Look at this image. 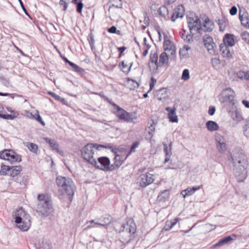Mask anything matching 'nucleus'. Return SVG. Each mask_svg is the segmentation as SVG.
Masks as SVG:
<instances>
[{
    "label": "nucleus",
    "instance_id": "obj_1",
    "mask_svg": "<svg viewBox=\"0 0 249 249\" xmlns=\"http://www.w3.org/2000/svg\"><path fill=\"white\" fill-rule=\"evenodd\" d=\"M231 159L233 165L234 175L238 182L243 181L247 177L248 160L246 155L239 148L232 151Z\"/></svg>",
    "mask_w": 249,
    "mask_h": 249
},
{
    "label": "nucleus",
    "instance_id": "obj_2",
    "mask_svg": "<svg viewBox=\"0 0 249 249\" xmlns=\"http://www.w3.org/2000/svg\"><path fill=\"white\" fill-rule=\"evenodd\" d=\"M37 199L39 201L36 212L42 216L47 217L54 211L53 203L49 195L43 194L38 195Z\"/></svg>",
    "mask_w": 249,
    "mask_h": 249
},
{
    "label": "nucleus",
    "instance_id": "obj_3",
    "mask_svg": "<svg viewBox=\"0 0 249 249\" xmlns=\"http://www.w3.org/2000/svg\"><path fill=\"white\" fill-rule=\"evenodd\" d=\"M17 227L23 231H27L31 225V217L22 208L17 210L14 215Z\"/></svg>",
    "mask_w": 249,
    "mask_h": 249
},
{
    "label": "nucleus",
    "instance_id": "obj_4",
    "mask_svg": "<svg viewBox=\"0 0 249 249\" xmlns=\"http://www.w3.org/2000/svg\"><path fill=\"white\" fill-rule=\"evenodd\" d=\"M56 183L58 187H62L68 196V199L71 202L74 194L75 187L70 178L63 176H58L56 178Z\"/></svg>",
    "mask_w": 249,
    "mask_h": 249
},
{
    "label": "nucleus",
    "instance_id": "obj_5",
    "mask_svg": "<svg viewBox=\"0 0 249 249\" xmlns=\"http://www.w3.org/2000/svg\"><path fill=\"white\" fill-rule=\"evenodd\" d=\"M22 167L18 166H9L2 163L0 166V175L9 176L15 178L21 172Z\"/></svg>",
    "mask_w": 249,
    "mask_h": 249
},
{
    "label": "nucleus",
    "instance_id": "obj_6",
    "mask_svg": "<svg viewBox=\"0 0 249 249\" xmlns=\"http://www.w3.org/2000/svg\"><path fill=\"white\" fill-rule=\"evenodd\" d=\"M110 160L108 157L103 156L98 158L97 161L96 159H92L91 165L96 169L106 172L107 166L110 164Z\"/></svg>",
    "mask_w": 249,
    "mask_h": 249
},
{
    "label": "nucleus",
    "instance_id": "obj_7",
    "mask_svg": "<svg viewBox=\"0 0 249 249\" xmlns=\"http://www.w3.org/2000/svg\"><path fill=\"white\" fill-rule=\"evenodd\" d=\"M187 23L191 33H192L193 29H194L196 30L198 33L202 34V31L203 29L201 27V21L199 18L196 16L195 14L193 15V17L187 18Z\"/></svg>",
    "mask_w": 249,
    "mask_h": 249
},
{
    "label": "nucleus",
    "instance_id": "obj_8",
    "mask_svg": "<svg viewBox=\"0 0 249 249\" xmlns=\"http://www.w3.org/2000/svg\"><path fill=\"white\" fill-rule=\"evenodd\" d=\"M113 106L114 108L116 109V116L120 120H124L126 122H133V118L132 113L127 112L116 104H114Z\"/></svg>",
    "mask_w": 249,
    "mask_h": 249
},
{
    "label": "nucleus",
    "instance_id": "obj_9",
    "mask_svg": "<svg viewBox=\"0 0 249 249\" xmlns=\"http://www.w3.org/2000/svg\"><path fill=\"white\" fill-rule=\"evenodd\" d=\"M95 150L91 149V146L88 143L81 149L82 157L85 160L88 161L91 165V162L93 158Z\"/></svg>",
    "mask_w": 249,
    "mask_h": 249
},
{
    "label": "nucleus",
    "instance_id": "obj_10",
    "mask_svg": "<svg viewBox=\"0 0 249 249\" xmlns=\"http://www.w3.org/2000/svg\"><path fill=\"white\" fill-rule=\"evenodd\" d=\"M223 97L221 101L223 103H229L233 105L234 104V98L235 97V92L234 90L230 88L224 89L222 93Z\"/></svg>",
    "mask_w": 249,
    "mask_h": 249
},
{
    "label": "nucleus",
    "instance_id": "obj_11",
    "mask_svg": "<svg viewBox=\"0 0 249 249\" xmlns=\"http://www.w3.org/2000/svg\"><path fill=\"white\" fill-rule=\"evenodd\" d=\"M215 141L218 151L220 153H224L228 148L226 140L220 134H217L215 135Z\"/></svg>",
    "mask_w": 249,
    "mask_h": 249
},
{
    "label": "nucleus",
    "instance_id": "obj_12",
    "mask_svg": "<svg viewBox=\"0 0 249 249\" xmlns=\"http://www.w3.org/2000/svg\"><path fill=\"white\" fill-rule=\"evenodd\" d=\"M158 55L156 53H151L150 56L148 67L151 71L155 72L158 70L159 66Z\"/></svg>",
    "mask_w": 249,
    "mask_h": 249
},
{
    "label": "nucleus",
    "instance_id": "obj_13",
    "mask_svg": "<svg viewBox=\"0 0 249 249\" xmlns=\"http://www.w3.org/2000/svg\"><path fill=\"white\" fill-rule=\"evenodd\" d=\"M163 150L165 153V160L164 161V163L168 162L171 158V156L172 154V142L171 141H169L167 139L166 142H163Z\"/></svg>",
    "mask_w": 249,
    "mask_h": 249
},
{
    "label": "nucleus",
    "instance_id": "obj_14",
    "mask_svg": "<svg viewBox=\"0 0 249 249\" xmlns=\"http://www.w3.org/2000/svg\"><path fill=\"white\" fill-rule=\"evenodd\" d=\"M6 108L8 112H10V114H3L0 112V118L5 120H12L17 118L19 115L18 112L13 109L11 107L7 106L6 107Z\"/></svg>",
    "mask_w": 249,
    "mask_h": 249
},
{
    "label": "nucleus",
    "instance_id": "obj_15",
    "mask_svg": "<svg viewBox=\"0 0 249 249\" xmlns=\"http://www.w3.org/2000/svg\"><path fill=\"white\" fill-rule=\"evenodd\" d=\"M184 9L182 5H178L176 7L172 13L171 20L174 22L178 18H182L184 16Z\"/></svg>",
    "mask_w": 249,
    "mask_h": 249
},
{
    "label": "nucleus",
    "instance_id": "obj_16",
    "mask_svg": "<svg viewBox=\"0 0 249 249\" xmlns=\"http://www.w3.org/2000/svg\"><path fill=\"white\" fill-rule=\"evenodd\" d=\"M36 249H51L52 244L47 239L42 238L35 243Z\"/></svg>",
    "mask_w": 249,
    "mask_h": 249
},
{
    "label": "nucleus",
    "instance_id": "obj_17",
    "mask_svg": "<svg viewBox=\"0 0 249 249\" xmlns=\"http://www.w3.org/2000/svg\"><path fill=\"white\" fill-rule=\"evenodd\" d=\"M157 124L156 121H154L153 119H150L147 124V126L145 128V134L148 133L149 135L148 138H151L153 137L154 134L155 126Z\"/></svg>",
    "mask_w": 249,
    "mask_h": 249
},
{
    "label": "nucleus",
    "instance_id": "obj_18",
    "mask_svg": "<svg viewBox=\"0 0 249 249\" xmlns=\"http://www.w3.org/2000/svg\"><path fill=\"white\" fill-rule=\"evenodd\" d=\"M63 60L66 63L68 64L72 68V70L79 74L82 75L85 73V71L83 68L80 67L74 63L70 61L67 57L63 58Z\"/></svg>",
    "mask_w": 249,
    "mask_h": 249
},
{
    "label": "nucleus",
    "instance_id": "obj_19",
    "mask_svg": "<svg viewBox=\"0 0 249 249\" xmlns=\"http://www.w3.org/2000/svg\"><path fill=\"white\" fill-rule=\"evenodd\" d=\"M165 110L168 112V118L169 121L172 123H178V118L176 113V108H171L170 107H167Z\"/></svg>",
    "mask_w": 249,
    "mask_h": 249
},
{
    "label": "nucleus",
    "instance_id": "obj_20",
    "mask_svg": "<svg viewBox=\"0 0 249 249\" xmlns=\"http://www.w3.org/2000/svg\"><path fill=\"white\" fill-rule=\"evenodd\" d=\"M112 220H113V218H112V216H111L109 215H105V216H104L103 217H102L101 218V219H100L101 222L100 223H98V222L95 223L94 221L93 220L90 221L89 222L90 223V224L94 223L95 225H99L101 226H105L108 225L109 224H110L111 223V222H112Z\"/></svg>",
    "mask_w": 249,
    "mask_h": 249
},
{
    "label": "nucleus",
    "instance_id": "obj_21",
    "mask_svg": "<svg viewBox=\"0 0 249 249\" xmlns=\"http://www.w3.org/2000/svg\"><path fill=\"white\" fill-rule=\"evenodd\" d=\"M13 180L19 183L20 185L26 186L28 183L29 177L23 173L18 175L15 178L13 179Z\"/></svg>",
    "mask_w": 249,
    "mask_h": 249
},
{
    "label": "nucleus",
    "instance_id": "obj_22",
    "mask_svg": "<svg viewBox=\"0 0 249 249\" xmlns=\"http://www.w3.org/2000/svg\"><path fill=\"white\" fill-rule=\"evenodd\" d=\"M154 181L153 176L151 174L141 175V186H146Z\"/></svg>",
    "mask_w": 249,
    "mask_h": 249
},
{
    "label": "nucleus",
    "instance_id": "obj_23",
    "mask_svg": "<svg viewBox=\"0 0 249 249\" xmlns=\"http://www.w3.org/2000/svg\"><path fill=\"white\" fill-rule=\"evenodd\" d=\"M231 118L233 120L238 123L241 122L244 120V117L242 111L238 109H236L233 111L231 115Z\"/></svg>",
    "mask_w": 249,
    "mask_h": 249
},
{
    "label": "nucleus",
    "instance_id": "obj_24",
    "mask_svg": "<svg viewBox=\"0 0 249 249\" xmlns=\"http://www.w3.org/2000/svg\"><path fill=\"white\" fill-rule=\"evenodd\" d=\"M7 160L9 161L11 164L15 162H20L22 160L21 156L17 154L15 151L12 150L9 158H6Z\"/></svg>",
    "mask_w": 249,
    "mask_h": 249
},
{
    "label": "nucleus",
    "instance_id": "obj_25",
    "mask_svg": "<svg viewBox=\"0 0 249 249\" xmlns=\"http://www.w3.org/2000/svg\"><path fill=\"white\" fill-rule=\"evenodd\" d=\"M224 43L222 44H225L228 47L233 46L235 44V41L234 39V36L232 34H226L225 35V37L223 38Z\"/></svg>",
    "mask_w": 249,
    "mask_h": 249
},
{
    "label": "nucleus",
    "instance_id": "obj_26",
    "mask_svg": "<svg viewBox=\"0 0 249 249\" xmlns=\"http://www.w3.org/2000/svg\"><path fill=\"white\" fill-rule=\"evenodd\" d=\"M219 48L224 57L231 58L232 57V53L227 45L222 43L220 45Z\"/></svg>",
    "mask_w": 249,
    "mask_h": 249
},
{
    "label": "nucleus",
    "instance_id": "obj_27",
    "mask_svg": "<svg viewBox=\"0 0 249 249\" xmlns=\"http://www.w3.org/2000/svg\"><path fill=\"white\" fill-rule=\"evenodd\" d=\"M203 26L204 28L203 31L204 32H212L214 28V23L213 21H210L208 17H206Z\"/></svg>",
    "mask_w": 249,
    "mask_h": 249
},
{
    "label": "nucleus",
    "instance_id": "obj_28",
    "mask_svg": "<svg viewBox=\"0 0 249 249\" xmlns=\"http://www.w3.org/2000/svg\"><path fill=\"white\" fill-rule=\"evenodd\" d=\"M233 240L231 236H228L224 238L220 239L217 243L214 244L213 246V248H216L217 247L222 246L224 245L228 244L230 241Z\"/></svg>",
    "mask_w": 249,
    "mask_h": 249
},
{
    "label": "nucleus",
    "instance_id": "obj_29",
    "mask_svg": "<svg viewBox=\"0 0 249 249\" xmlns=\"http://www.w3.org/2000/svg\"><path fill=\"white\" fill-rule=\"evenodd\" d=\"M126 231L130 234H133L135 232V229L132 227L128 224H123L121 225L119 232H124Z\"/></svg>",
    "mask_w": 249,
    "mask_h": 249
},
{
    "label": "nucleus",
    "instance_id": "obj_30",
    "mask_svg": "<svg viewBox=\"0 0 249 249\" xmlns=\"http://www.w3.org/2000/svg\"><path fill=\"white\" fill-rule=\"evenodd\" d=\"M169 195V191L168 190H165L160 192L158 196L157 199L159 201L165 202L168 200Z\"/></svg>",
    "mask_w": 249,
    "mask_h": 249
},
{
    "label": "nucleus",
    "instance_id": "obj_31",
    "mask_svg": "<svg viewBox=\"0 0 249 249\" xmlns=\"http://www.w3.org/2000/svg\"><path fill=\"white\" fill-rule=\"evenodd\" d=\"M206 126L207 129L211 131H216L219 128L218 124L213 121H208L206 124Z\"/></svg>",
    "mask_w": 249,
    "mask_h": 249
},
{
    "label": "nucleus",
    "instance_id": "obj_32",
    "mask_svg": "<svg viewBox=\"0 0 249 249\" xmlns=\"http://www.w3.org/2000/svg\"><path fill=\"white\" fill-rule=\"evenodd\" d=\"M71 2L76 5V11L77 13L81 14L84 7L82 0H72Z\"/></svg>",
    "mask_w": 249,
    "mask_h": 249
},
{
    "label": "nucleus",
    "instance_id": "obj_33",
    "mask_svg": "<svg viewBox=\"0 0 249 249\" xmlns=\"http://www.w3.org/2000/svg\"><path fill=\"white\" fill-rule=\"evenodd\" d=\"M164 35V43H163V48L164 50L165 51H171L172 50L173 44L172 42L168 39H167V36L166 35Z\"/></svg>",
    "mask_w": 249,
    "mask_h": 249
},
{
    "label": "nucleus",
    "instance_id": "obj_34",
    "mask_svg": "<svg viewBox=\"0 0 249 249\" xmlns=\"http://www.w3.org/2000/svg\"><path fill=\"white\" fill-rule=\"evenodd\" d=\"M108 4L109 5L110 9L113 7L116 8H122V2L121 0H109Z\"/></svg>",
    "mask_w": 249,
    "mask_h": 249
},
{
    "label": "nucleus",
    "instance_id": "obj_35",
    "mask_svg": "<svg viewBox=\"0 0 249 249\" xmlns=\"http://www.w3.org/2000/svg\"><path fill=\"white\" fill-rule=\"evenodd\" d=\"M127 84L131 90L135 89L136 88H138L140 85L138 82L130 78H127Z\"/></svg>",
    "mask_w": 249,
    "mask_h": 249
},
{
    "label": "nucleus",
    "instance_id": "obj_36",
    "mask_svg": "<svg viewBox=\"0 0 249 249\" xmlns=\"http://www.w3.org/2000/svg\"><path fill=\"white\" fill-rule=\"evenodd\" d=\"M132 65V63H131L130 66H128V65L124 63V61H123L119 63V66L121 69V71L125 74H128L130 71L131 66Z\"/></svg>",
    "mask_w": 249,
    "mask_h": 249
},
{
    "label": "nucleus",
    "instance_id": "obj_37",
    "mask_svg": "<svg viewBox=\"0 0 249 249\" xmlns=\"http://www.w3.org/2000/svg\"><path fill=\"white\" fill-rule=\"evenodd\" d=\"M12 152V149H6L0 152V158L7 160L6 158H9L11 153Z\"/></svg>",
    "mask_w": 249,
    "mask_h": 249
},
{
    "label": "nucleus",
    "instance_id": "obj_38",
    "mask_svg": "<svg viewBox=\"0 0 249 249\" xmlns=\"http://www.w3.org/2000/svg\"><path fill=\"white\" fill-rule=\"evenodd\" d=\"M239 19L241 22L242 24H243L245 27H247L248 25L249 27V16H245V18H244L243 15H241V10L239 9Z\"/></svg>",
    "mask_w": 249,
    "mask_h": 249
},
{
    "label": "nucleus",
    "instance_id": "obj_39",
    "mask_svg": "<svg viewBox=\"0 0 249 249\" xmlns=\"http://www.w3.org/2000/svg\"><path fill=\"white\" fill-rule=\"evenodd\" d=\"M167 90L166 89H161L159 90L158 99L160 101L165 100L167 97Z\"/></svg>",
    "mask_w": 249,
    "mask_h": 249
},
{
    "label": "nucleus",
    "instance_id": "obj_40",
    "mask_svg": "<svg viewBox=\"0 0 249 249\" xmlns=\"http://www.w3.org/2000/svg\"><path fill=\"white\" fill-rule=\"evenodd\" d=\"M168 61V57L167 54L165 53H162L159 57V66L160 64H167Z\"/></svg>",
    "mask_w": 249,
    "mask_h": 249
},
{
    "label": "nucleus",
    "instance_id": "obj_41",
    "mask_svg": "<svg viewBox=\"0 0 249 249\" xmlns=\"http://www.w3.org/2000/svg\"><path fill=\"white\" fill-rule=\"evenodd\" d=\"M50 146L52 148V150L56 151L61 156L63 155V151L60 150L59 145L55 141Z\"/></svg>",
    "mask_w": 249,
    "mask_h": 249
},
{
    "label": "nucleus",
    "instance_id": "obj_42",
    "mask_svg": "<svg viewBox=\"0 0 249 249\" xmlns=\"http://www.w3.org/2000/svg\"><path fill=\"white\" fill-rule=\"evenodd\" d=\"M181 38L187 43H189L193 41V36L190 34H188V33L186 34L185 31H184L183 33L181 34Z\"/></svg>",
    "mask_w": 249,
    "mask_h": 249
},
{
    "label": "nucleus",
    "instance_id": "obj_43",
    "mask_svg": "<svg viewBox=\"0 0 249 249\" xmlns=\"http://www.w3.org/2000/svg\"><path fill=\"white\" fill-rule=\"evenodd\" d=\"M140 144V142L136 141L132 143L131 145L130 149L129 152L126 154V157H128L132 153L135 151V149L137 148Z\"/></svg>",
    "mask_w": 249,
    "mask_h": 249
},
{
    "label": "nucleus",
    "instance_id": "obj_44",
    "mask_svg": "<svg viewBox=\"0 0 249 249\" xmlns=\"http://www.w3.org/2000/svg\"><path fill=\"white\" fill-rule=\"evenodd\" d=\"M32 118L36 120V121L39 122L43 126L45 125V123L42 120V117L40 115L38 111H36V113L35 115H32Z\"/></svg>",
    "mask_w": 249,
    "mask_h": 249
},
{
    "label": "nucleus",
    "instance_id": "obj_45",
    "mask_svg": "<svg viewBox=\"0 0 249 249\" xmlns=\"http://www.w3.org/2000/svg\"><path fill=\"white\" fill-rule=\"evenodd\" d=\"M159 15L163 17H165L168 15V10L165 6H161L158 10Z\"/></svg>",
    "mask_w": 249,
    "mask_h": 249
},
{
    "label": "nucleus",
    "instance_id": "obj_46",
    "mask_svg": "<svg viewBox=\"0 0 249 249\" xmlns=\"http://www.w3.org/2000/svg\"><path fill=\"white\" fill-rule=\"evenodd\" d=\"M27 146L30 151L33 153H37V151L38 149V146L37 144L32 142H28Z\"/></svg>",
    "mask_w": 249,
    "mask_h": 249
},
{
    "label": "nucleus",
    "instance_id": "obj_47",
    "mask_svg": "<svg viewBox=\"0 0 249 249\" xmlns=\"http://www.w3.org/2000/svg\"><path fill=\"white\" fill-rule=\"evenodd\" d=\"M205 47L207 48L208 52L211 54H214L215 53L214 47H215V44L214 42L213 43H209L208 44H205Z\"/></svg>",
    "mask_w": 249,
    "mask_h": 249
},
{
    "label": "nucleus",
    "instance_id": "obj_48",
    "mask_svg": "<svg viewBox=\"0 0 249 249\" xmlns=\"http://www.w3.org/2000/svg\"><path fill=\"white\" fill-rule=\"evenodd\" d=\"M127 158L126 155L125 157L124 158L123 155H121L120 157H114V160L116 163H118L119 167L123 164V162Z\"/></svg>",
    "mask_w": 249,
    "mask_h": 249
},
{
    "label": "nucleus",
    "instance_id": "obj_49",
    "mask_svg": "<svg viewBox=\"0 0 249 249\" xmlns=\"http://www.w3.org/2000/svg\"><path fill=\"white\" fill-rule=\"evenodd\" d=\"M0 96H9L10 97H11L12 99H14L16 97H22V98L23 97V95H19V94H18L17 93H4V92H0Z\"/></svg>",
    "mask_w": 249,
    "mask_h": 249
},
{
    "label": "nucleus",
    "instance_id": "obj_50",
    "mask_svg": "<svg viewBox=\"0 0 249 249\" xmlns=\"http://www.w3.org/2000/svg\"><path fill=\"white\" fill-rule=\"evenodd\" d=\"M181 194L183 196V197H185L187 196L193 195L194 193L192 191L191 188L188 187L186 189L183 190Z\"/></svg>",
    "mask_w": 249,
    "mask_h": 249
},
{
    "label": "nucleus",
    "instance_id": "obj_51",
    "mask_svg": "<svg viewBox=\"0 0 249 249\" xmlns=\"http://www.w3.org/2000/svg\"><path fill=\"white\" fill-rule=\"evenodd\" d=\"M119 167V165H118V163H116V162H114L113 164H110L107 166L106 172L113 171V170H115L116 168H118Z\"/></svg>",
    "mask_w": 249,
    "mask_h": 249
},
{
    "label": "nucleus",
    "instance_id": "obj_52",
    "mask_svg": "<svg viewBox=\"0 0 249 249\" xmlns=\"http://www.w3.org/2000/svg\"><path fill=\"white\" fill-rule=\"evenodd\" d=\"M190 78L189 71L186 69L183 71L181 79L185 81L188 80Z\"/></svg>",
    "mask_w": 249,
    "mask_h": 249
},
{
    "label": "nucleus",
    "instance_id": "obj_53",
    "mask_svg": "<svg viewBox=\"0 0 249 249\" xmlns=\"http://www.w3.org/2000/svg\"><path fill=\"white\" fill-rule=\"evenodd\" d=\"M203 40L204 43V45H205V44L207 45L209 43H213V38L208 35H205L203 36Z\"/></svg>",
    "mask_w": 249,
    "mask_h": 249
},
{
    "label": "nucleus",
    "instance_id": "obj_54",
    "mask_svg": "<svg viewBox=\"0 0 249 249\" xmlns=\"http://www.w3.org/2000/svg\"><path fill=\"white\" fill-rule=\"evenodd\" d=\"M89 144L91 146V148L92 149H95L97 150H100L101 148L103 147V144H99V143H89Z\"/></svg>",
    "mask_w": 249,
    "mask_h": 249
},
{
    "label": "nucleus",
    "instance_id": "obj_55",
    "mask_svg": "<svg viewBox=\"0 0 249 249\" xmlns=\"http://www.w3.org/2000/svg\"><path fill=\"white\" fill-rule=\"evenodd\" d=\"M211 63L213 67L216 68L220 64V61L218 58H212L211 59Z\"/></svg>",
    "mask_w": 249,
    "mask_h": 249
},
{
    "label": "nucleus",
    "instance_id": "obj_56",
    "mask_svg": "<svg viewBox=\"0 0 249 249\" xmlns=\"http://www.w3.org/2000/svg\"><path fill=\"white\" fill-rule=\"evenodd\" d=\"M178 221V218H175L172 221H167L170 224L169 228H166V231H169L172 229L177 224Z\"/></svg>",
    "mask_w": 249,
    "mask_h": 249
},
{
    "label": "nucleus",
    "instance_id": "obj_57",
    "mask_svg": "<svg viewBox=\"0 0 249 249\" xmlns=\"http://www.w3.org/2000/svg\"><path fill=\"white\" fill-rule=\"evenodd\" d=\"M241 38L246 43L249 44V34L247 32H244L241 34Z\"/></svg>",
    "mask_w": 249,
    "mask_h": 249
},
{
    "label": "nucleus",
    "instance_id": "obj_58",
    "mask_svg": "<svg viewBox=\"0 0 249 249\" xmlns=\"http://www.w3.org/2000/svg\"><path fill=\"white\" fill-rule=\"evenodd\" d=\"M88 40L89 44L94 43V35L91 32L89 34Z\"/></svg>",
    "mask_w": 249,
    "mask_h": 249
},
{
    "label": "nucleus",
    "instance_id": "obj_59",
    "mask_svg": "<svg viewBox=\"0 0 249 249\" xmlns=\"http://www.w3.org/2000/svg\"><path fill=\"white\" fill-rule=\"evenodd\" d=\"M157 82V80L156 79H155L153 77H152L151 78V82L150 83V89L148 90V92H149L152 89L154 88L155 84H156Z\"/></svg>",
    "mask_w": 249,
    "mask_h": 249
},
{
    "label": "nucleus",
    "instance_id": "obj_60",
    "mask_svg": "<svg viewBox=\"0 0 249 249\" xmlns=\"http://www.w3.org/2000/svg\"><path fill=\"white\" fill-rule=\"evenodd\" d=\"M48 94L51 95L52 97L54 98L57 101H58L59 99L60 96L57 95L54 92H53L52 91H48Z\"/></svg>",
    "mask_w": 249,
    "mask_h": 249
},
{
    "label": "nucleus",
    "instance_id": "obj_61",
    "mask_svg": "<svg viewBox=\"0 0 249 249\" xmlns=\"http://www.w3.org/2000/svg\"><path fill=\"white\" fill-rule=\"evenodd\" d=\"M237 12V9L235 6L231 7V8L230 10V13L232 16H233V15H235V14H236Z\"/></svg>",
    "mask_w": 249,
    "mask_h": 249
},
{
    "label": "nucleus",
    "instance_id": "obj_62",
    "mask_svg": "<svg viewBox=\"0 0 249 249\" xmlns=\"http://www.w3.org/2000/svg\"><path fill=\"white\" fill-rule=\"evenodd\" d=\"M115 147L111 145L110 144H103V148L110 149L112 152H114V148Z\"/></svg>",
    "mask_w": 249,
    "mask_h": 249
},
{
    "label": "nucleus",
    "instance_id": "obj_63",
    "mask_svg": "<svg viewBox=\"0 0 249 249\" xmlns=\"http://www.w3.org/2000/svg\"><path fill=\"white\" fill-rule=\"evenodd\" d=\"M215 111V108L213 106H210L209 108L208 113L210 115H213Z\"/></svg>",
    "mask_w": 249,
    "mask_h": 249
},
{
    "label": "nucleus",
    "instance_id": "obj_64",
    "mask_svg": "<svg viewBox=\"0 0 249 249\" xmlns=\"http://www.w3.org/2000/svg\"><path fill=\"white\" fill-rule=\"evenodd\" d=\"M117 28L115 26H112L107 29V32L111 34H115Z\"/></svg>",
    "mask_w": 249,
    "mask_h": 249
}]
</instances>
